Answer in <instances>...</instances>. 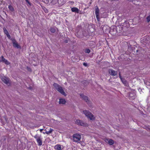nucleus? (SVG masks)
<instances>
[{"mask_svg":"<svg viewBox=\"0 0 150 150\" xmlns=\"http://www.w3.org/2000/svg\"><path fill=\"white\" fill-rule=\"evenodd\" d=\"M75 123L78 125H80L84 127H87L88 125V124L82 121L79 120H76L75 121Z\"/></svg>","mask_w":150,"mask_h":150,"instance_id":"4","label":"nucleus"},{"mask_svg":"<svg viewBox=\"0 0 150 150\" xmlns=\"http://www.w3.org/2000/svg\"><path fill=\"white\" fill-rule=\"evenodd\" d=\"M1 79L2 81L8 86L10 85L11 82L9 78L5 76L2 77Z\"/></svg>","mask_w":150,"mask_h":150,"instance_id":"6","label":"nucleus"},{"mask_svg":"<svg viewBox=\"0 0 150 150\" xmlns=\"http://www.w3.org/2000/svg\"><path fill=\"white\" fill-rule=\"evenodd\" d=\"M34 137L35 138L39 146H41L42 145V138L41 136H39L37 134L35 135Z\"/></svg>","mask_w":150,"mask_h":150,"instance_id":"5","label":"nucleus"},{"mask_svg":"<svg viewBox=\"0 0 150 150\" xmlns=\"http://www.w3.org/2000/svg\"><path fill=\"white\" fill-rule=\"evenodd\" d=\"M43 133L44 134H46V133H45V132H43Z\"/></svg>","mask_w":150,"mask_h":150,"instance_id":"27","label":"nucleus"},{"mask_svg":"<svg viewBox=\"0 0 150 150\" xmlns=\"http://www.w3.org/2000/svg\"><path fill=\"white\" fill-rule=\"evenodd\" d=\"M8 8L11 11H14V9L13 8L11 5L9 6Z\"/></svg>","mask_w":150,"mask_h":150,"instance_id":"19","label":"nucleus"},{"mask_svg":"<svg viewBox=\"0 0 150 150\" xmlns=\"http://www.w3.org/2000/svg\"><path fill=\"white\" fill-rule=\"evenodd\" d=\"M54 148L56 150H62L63 146L59 144H57L54 146Z\"/></svg>","mask_w":150,"mask_h":150,"instance_id":"11","label":"nucleus"},{"mask_svg":"<svg viewBox=\"0 0 150 150\" xmlns=\"http://www.w3.org/2000/svg\"><path fill=\"white\" fill-rule=\"evenodd\" d=\"M43 129H40V132H42V131L43 130Z\"/></svg>","mask_w":150,"mask_h":150,"instance_id":"25","label":"nucleus"},{"mask_svg":"<svg viewBox=\"0 0 150 150\" xmlns=\"http://www.w3.org/2000/svg\"><path fill=\"white\" fill-rule=\"evenodd\" d=\"M83 64L85 67L87 66V64L86 63H83Z\"/></svg>","mask_w":150,"mask_h":150,"instance_id":"23","label":"nucleus"},{"mask_svg":"<svg viewBox=\"0 0 150 150\" xmlns=\"http://www.w3.org/2000/svg\"><path fill=\"white\" fill-rule=\"evenodd\" d=\"M27 68H28V70H29V71L30 70V69H29L28 68V67H27Z\"/></svg>","mask_w":150,"mask_h":150,"instance_id":"26","label":"nucleus"},{"mask_svg":"<svg viewBox=\"0 0 150 150\" xmlns=\"http://www.w3.org/2000/svg\"><path fill=\"white\" fill-rule=\"evenodd\" d=\"M80 96L81 98L87 102L88 104L89 103V101L88 98L87 96H85L83 94H81Z\"/></svg>","mask_w":150,"mask_h":150,"instance_id":"9","label":"nucleus"},{"mask_svg":"<svg viewBox=\"0 0 150 150\" xmlns=\"http://www.w3.org/2000/svg\"><path fill=\"white\" fill-rule=\"evenodd\" d=\"M26 2H27L29 4H30L28 0H25Z\"/></svg>","mask_w":150,"mask_h":150,"instance_id":"24","label":"nucleus"},{"mask_svg":"<svg viewBox=\"0 0 150 150\" xmlns=\"http://www.w3.org/2000/svg\"><path fill=\"white\" fill-rule=\"evenodd\" d=\"M4 33L6 34V36L9 39L10 38V36L9 34V33L8 31L5 28H4Z\"/></svg>","mask_w":150,"mask_h":150,"instance_id":"13","label":"nucleus"},{"mask_svg":"<svg viewBox=\"0 0 150 150\" xmlns=\"http://www.w3.org/2000/svg\"><path fill=\"white\" fill-rule=\"evenodd\" d=\"M85 52L87 53H89L90 52V50L89 49H86L85 50Z\"/></svg>","mask_w":150,"mask_h":150,"instance_id":"21","label":"nucleus"},{"mask_svg":"<svg viewBox=\"0 0 150 150\" xmlns=\"http://www.w3.org/2000/svg\"><path fill=\"white\" fill-rule=\"evenodd\" d=\"M81 139V136L80 134H75L73 135V139L74 142H79Z\"/></svg>","mask_w":150,"mask_h":150,"instance_id":"3","label":"nucleus"},{"mask_svg":"<svg viewBox=\"0 0 150 150\" xmlns=\"http://www.w3.org/2000/svg\"><path fill=\"white\" fill-rule=\"evenodd\" d=\"M105 141L106 143L110 145H112L114 144L113 141L110 139H106L105 140Z\"/></svg>","mask_w":150,"mask_h":150,"instance_id":"12","label":"nucleus"},{"mask_svg":"<svg viewBox=\"0 0 150 150\" xmlns=\"http://www.w3.org/2000/svg\"><path fill=\"white\" fill-rule=\"evenodd\" d=\"M99 10L98 8L97 7H96L95 9V14L96 18L98 21L100 20V18L99 17Z\"/></svg>","mask_w":150,"mask_h":150,"instance_id":"7","label":"nucleus"},{"mask_svg":"<svg viewBox=\"0 0 150 150\" xmlns=\"http://www.w3.org/2000/svg\"><path fill=\"white\" fill-rule=\"evenodd\" d=\"M146 19L147 22H149L150 21V15L147 17Z\"/></svg>","mask_w":150,"mask_h":150,"instance_id":"22","label":"nucleus"},{"mask_svg":"<svg viewBox=\"0 0 150 150\" xmlns=\"http://www.w3.org/2000/svg\"><path fill=\"white\" fill-rule=\"evenodd\" d=\"M53 131V129L52 128H50L49 131H46L45 133L47 134H49L51 133Z\"/></svg>","mask_w":150,"mask_h":150,"instance_id":"17","label":"nucleus"},{"mask_svg":"<svg viewBox=\"0 0 150 150\" xmlns=\"http://www.w3.org/2000/svg\"><path fill=\"white\" fill-rule=\"evenodd\" d=\"M66 103V101L64 99L60 98L59 99V103L60 104H64Z\"/></svg>","mask_w":150,"mask_h":150,"instance_id":"15","label":"nucleus"},{"mask_svg":"<svg viewBox=\"0 0 150 150\" xmlns=\"http://www.w3.org/2000/svg\"><path fill=\"white\" fill-rule=\"evenodd\" d=\"M71 10L73 12H75L77 13L79 12V9L76 7H74L72 8Z\"/></svg>","mask_w":150,"mask_h":150,"instance_id":"16","label":"nucleus"},{"mask_svg":"<svg viewBox=\"0 0 150 150\" xmlns=\"http://www.w3.org/2000/svg\"><path fill=\"white\" fill-rule=\"evenodd\" d=\"M84 114L90 120H93L95 119L94 116L89 111L87 110H85L83 111Z\"/></svg>","mask_w":150,"mask_h":150,"instance_id":"2","label":"nucleus"},{"mask_svg":"<svg viewBox=\"0 0 150 150\" xmlns=\"http://www.w3.org/2000/svg\"><path fill=\"white\" fill-rule=\"evenodd\" d=\"M54 88L59 92L65 96H66V94L64 91L63 88L58 84L54 83L53 85Z\"/></svg>","mask_w":150,"mask_h":150,"instance_id":"1","label":"nucleus"},{"mask_svg":"<svg viewBox=\"0 0 150 150\" xmlns=\"http://www.w3.org/2000/svg\"><path fill=\"white\" fill-rule=\"evenodd\" d=\"M0 62H3L7 65L10 64V62L8 61L4 57L2 56L0 57Z\"/></svg>","mask_w":150,"mask_h":150,"instance_id":"8","label":"nucleus"},{"mask_svg":"<svg viewBox=\"0 0 150 150\" xmlns=\"http://www.w3.org/2000/svg\"><path fill=\"white\" fill-rule=\"evenodd\" d=\"M13 46L14 47H17L18 48L19 47V45H18V43L16 42L15 40L13 41Z\"/></svg>","mask_w":150,"mask_h":150,"instance_id":"14","label":"nucleus"},{"mask_svg":"<svg viewBox=\"0 0 150 150\" xmlns=\"http://www.w3.org/2000/svg\"><path fill=\"white\" fill-rule=\"evenodd\" d=\"M109 73L111 76H115L117 74V72L112 69H110L108 70Z\"/></svg>","mask_w":150,"mask_h":150,"instance_id":"10","label":"nucleus"},{"mask_svg":"<svg viewBox=\"0 0 150 150\" xmlns=\"http://www.w3.org/2000/svg\"><path fill=\"white\" fill-rule=\"evenodd\" d=\"M50 31L53 33H54L56 31V28H52L50 29Z\"/></svg>","mask_w":150,"mask_h":150,"instance_id":"20","label":"nucleus"},{"mask_svg":"<svg viewBox=\"0 0 150 150\" xmlns=\"http://www.w3.org/2000/svg\"><path fill=\"white\" fill-rule=\"evenodd\" d=\"M120 79L121 80L123 83L126 86H127V81L124 79H122L120 77Z\"/></svg>","mask_w":150,"mask_h":150,"instance_id":"18","label":"nucleus"}]
</instances>
